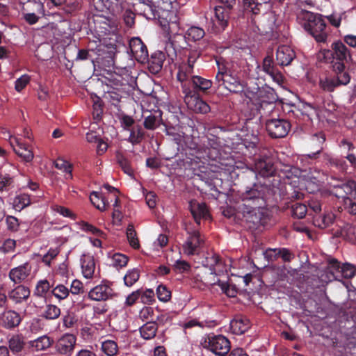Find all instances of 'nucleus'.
Here are the masks:
<instances>
[{"mask_svg": "<svg viewBox=\"0 0 356 356\" xmlns=\"http://www.w3.org/2000/svg\"><path fill=\"white\" fill-rule=\"evenodd\" d=\"M264 189L261 185L254 184L241 195V202L237 207V216L240 218L241 216L243 220L250 224V228L261 223L262 213L259 209L264 202Z\"/></svg>", "mask_w": 356, "mask_h": 356, "instance_id": "nucleus-1", "label": "nucleus"}, {"mask_svg": "<svg viewBox=\"0 0 356 356\" xmlns=\"http://www.w3.org/2000/svg\"><path fill=\"white\" fill-rule=\"evenodd\" d=\"M184 230L186 237L181 245L183 253L187 256L198 254L204 243L198 227L191 222L186 223Z\"/></svg>", "mask_w": 356, "mask_h": 356, "instance_id": "nucleus-2", "label": "nucleus"}, {"mask_svg": "<svg viewBox=\"0 0 356 356\" xmlns=\"http://www.w3.org/2000/svg\"><path fill=\"white\" fill-rule=\"evenodd\" d=\"M306 15L308 20L305 24V29L309 31L317 42H325L327 37L325 19L318 14L307 13Z\"/></svg>", "mask_w": 356, "mask_h": 356, "instance_id": "nucleus-3", "label": "nucleus"}, {"mask_svg": "<svg viewBox=\"0 0 356 356\" xmlns=\"http://www.w3.org/2000/svg\"><path fill=\"white\" fill-rule=\"evenodd\" d=\"M332 193L337 198L341 199L345 210L350 214H356V202L350 197L353 193L352 184H343L334 186L332 191Z\"/></svg>", "mask_w": 356, "mask_h": 356, "instance_id": "nucleus-4", "label": "nucleus"}, {"mask_svg": "<svg viewBox=\"0 0 356 356\" xmlns=\"http://www.w3.org/2000/svg\"><path fill=\"white\" fill-rule=\"evenodd\" d=\"M203 346L214 354L220 356L225 355L230 350L229 340L222 335H208Z\"/></svg>", "mask_w": 356, "mask_h": 356, "instance_id": "nucleus-5", "label": "nucleus"}, {"mask_svg": "<svg viewBox=\"0 0 356 356\" xmlns=\"http://www.w3.org/2000/svg\"><path fill=\"white\" fill-rule=\"evenodd\" d=\"M266 128L270 137L279 138L288 134L291 124L284 119L272 118L266 121Z\"/></svg>", "mask_w": 356, "mask_h": 356, "instance_id": "nucleus-6", "label": "nucleus"}, {"mask_svg": "<svg viewBox=\"0 0 356 356\" xmlns=\"http://www.w3.org/2000/svg\"><path fill=\"white\" fill-rule=\"evenodd\" d=\"M181 83L182 92L184 93V87L188 88L191 92L197 94L199 91H206L212 86V82L209 79H204L200 76L195 75L193 73H189L184 81H179Z\"/></svg>", "mask_w": 356, "mask_h": 356, "instance_id": "nucleus-7", "label": "nucleus"}, {"mask_svg": "<svg viewBox=\"0 0 356 356\" xmlns=\"http://www.w3.org/2000/svg\"><path fill=\"white\" fill-rule=\"evenodd\" d=\"M184 102L188 108L195 113H207L210 111V106L199 97L195 92H191L188 88L184 87Z\"/></svg>", "mask_w": 356, "mask_h": 356, "instance_id": "nucleus-8", "label": "nucleus"}, {"mask_svg": "<svg viewBox=\"0 0 356 356\" xmlns=\"http://www.w3.org/2000/svg\"><path fill=\"white\" fill-rule=\"evenodd\" d=\"M76 344V337L72 334L66 333L59 337L54 345L57 354L63 356H71Z\"/></svg>", "mask_w": 356, "mask_h": 356, "instance_id": "nucleus-9", "label": "nucleus"}, {"mask_svg": "<svg viewBox=\"0 0 356 356\" xmlns=\"http://www.w3.org/2000/svg\"><path fill=\"white\" fill-rule=\"evenodd\" d=\"M4 138H8L10 145L13 147L15 153L26 163L32 161L34 157L33 152L31 147L22 142L17 137H13L8 132L3 133Z\"/></svg>", "mask_w": 356, "mask_h": 356, "instance_id": "nucleus-10", "label": "nucleus"}, {"mask_svg": "<svg viewBox=\"0 0 356 356\" xmlns=\"http://www.w3.org/2000/svg\"><path fill=\"white\" fill-rule=\"evenodd\" d=\"M113 296L114 291L111 285L105 282L91 289L88 293V298L93 301H106Z\"/></svg>", "mask_w": 356, "mask_h": 356, "instance_id": "nucleus-11", "label": "nucleus"}, {"mask_svg": "<svg viewBox=\"0 0 356 356\" xmlns=\"http://www.w3.org/2000/svg\"><path fill=\"white\" fill-rule=\"evenodd\" d=\"M200 53L197 51H191L186 63H182L179 65L178 72L177 74V78L178 81H184L187 78L189 73H193L194 65L196 61L199 59Z\"/></svg>", "mask_w": 356, "mask_h": 356, "instance_id": "nucleus-12", "label": "nucleus"}, {"mask_svg": "<svg viewBox=\"0 0 356 356\" xmlns=\"http://www.w3.org/2000/svg\"><path fill=\"white\" fill-rule=\"evenodd\" d=\"M202 264L204 267L209 269L211 275H218L227 271L226 266L223 262L214 253H208L202 260Z\"/></svg>", "mask_w": 356, "mask_h": 356, "instance_id": "nucleus-13", "label": "nucleus"}, {"mask_svg": "<svg viewBox=\"0 0 356 356\" xmlns=\"http://www.w3.org/2000/svg\"><path fill=\"white\" fill-rule=\"evenodd\" d=\"M130 51L134 58L142 63L148 60V52L146 46L139 38H134L129 41Z\"/></svg>", "mask_w": 356, "mask_h": 356, "instance_id": "nucleus-14", "label": "nucleus"}, {"mask_svg": "<svg viewBox=\"0 0 356 356\" xmlns=\"http://www.w3.org/2000/svg\"><path fill=\"white\" fill-rule=\"evenodd\" d=\"M31 265L26 262L17 267L12 268L9 272V278L15 284L26 282L31 275Z\"/></svg>", "mask_w": 356, "mask_h": 356, "instance_id": "nucleus-15", "label": "nucleus"}, {"mask_svg": "<svg viewBox=\"0 0 356 356\" xmlns=\"http://www.w3.org/2000/svg\"><path fill=\"white\" fill-rule=\"evenodd\" d=\"M296 58V53L293 49L286 45H281L277 48L276 52V60L280 66H287Z\"/></svg>", "mask_w": 356, "mask_h": 356, "instance_id": "nucleus-16", "label": "nucleus"}, {"mask_svg": "<svg viewBox=\"0 0 356 356\" xmlns=\"http://www.w3.org/2000/svg\"><path fill=\"white\" fill-rule=\"evenodd\" d=\"M21 322L19 314L13 310H6L0 313V325L10 329L17 327Z\"/></svg>", "mask_w": 356, "mask_h": 356, "instance_id": "nucleus-17", "label": "nucleus"}, {"mask_svg": "<svg viewBox=\"0 0 356 356\" xmlns=\"http://www.w3.org/2000/svg\"><path fill=\"white\" fill-rule=\"evenodd\" d=\"M230 10L220 6L215 8L213 23L218 31L224 30L227 26Z\"/></svg>", "mask_w": 356, "mask_h": 356, "instance_id": "nucleus-18", "label": "nucleus"}, {"mask_svg": "<svg viewBox=\"0 0 356 356\" xmlns=\"http://www.w3.org/2000/svg\"><path fill=\"white\" fill-rule=\"evenodd\" d=\"M190 209L191 213L197 223V227L200 224L201 218L207 219L209 218V213L207 206L203 202H198L195 200L190 202Z\"/></svg>", "mask_w": 356, "mask_h": 356, "instance_id": "nucleus-19", "label": "nucleus"}, {"mask_svg": "<svg viewBox=\"0 0 356 356\" xmlns=\"http://www.w3.org/2000/svg\"><path fill=\"white\" fill-rule=\"evenodd\" d=\"M263 70L268 74L273 80L277 83H281L283 81L282 74L275 65H274V62L273 58L270 56H267L263 60Z\"/></svg>", "mask_w": 356, "mask_h": 356, "instance_id": "nucleus-20", "label": "nucleus"}, {"mask_svg": "<svg viewBox=\"0 0 356 356\" xmlns=\"http://www.w3.org/2000/svg\"><path fill=\"white\" fill-rule=\"evenodd\" d=\"M255 171L261 177H268L273 175L275 168L270 159H260L254 165Z\"/></svg>", "mask_w": 356, "mask_h": 356, "instance_id": "nucleus-21", "label": "nucleus"}, {"mask_svg": "<svg viewBox=\"0 0 356 356\" xmlns=\"http://www.w3.org/2000/svg\"><path fill=\"white\" fill-rule=\"evenodd\" d=\"M81 265L83 277L87 279L92 278L95 271V262L93 257L90 254L82 255Z\"/></svg>", "mask_w": 356, "mask_h": 356, "instance_id": "nucleus-22", "label": "nucleus"}, {"mask_svg": "<svg viewBox=\"0 0 356 356\" xmlns=\"http://www.w3.org/2000/svg\"><path fill=\"white\" fill-rule=\"evenodd\" d=\"M29 296V289L24 285H18L8 292L9 298L17 304L26 300Z\"/></svg>", "mask_w": 356, "mask_h": 356, "instance_id": "nucleus-23", "label": "nucleus"}, {"mask_svg": "<svg viewBox=\"0 0 356 356\" xmlns=\"http://www.w3.org/2000/svg\"><path fill=\"white\" fill-rule=\"evenodd\" d=\"M335 220V215L331 211H325L323 213L314 216L313 223L314 226L325 229L332 225Z\"/></svg>", "mask_w": 356, "mask_h": 356, "instance_id": "nucleus-24", "label": "nucleus"}, {"mask_svg": "<svg viewBox=\"0 0 356 356\" xmlns=\"http://www.w3.org/2000/svg\"><path fill=\"white\" fill-rule=\"evenodd\" d=\"M53 339L47 335L41 336L29 341L28 345L34 351H42L48 349L53 344Z\"/></svg>", "mask_w": 356, "mask_h": 356, "instance_id": "nucleus-25", "label": "nucleus"}, {"mask_svg": "<svg viewBox=\"0 0 356 356\" xmlns=\"http://www.w3.org/2000/svg\"><path fill=\"white\" fill-rule=\"evenodd\" d=\"M92 204L99 210L104 211L109 206V200L106 195L101 192L93 191L90 196Z\"/></svg>", "mask_w": 356, "mask_h": 356, "instance_id": "nucleus-26", "label": "nucleus"}, {"mask_svg": "<svg viewBox=\"0 0 356 356\" xmlns=\"http://www.w3.org/2000/svg\"><path fill=\"white\" fill-rule=\"evenodd\" d=\"M333 58L340 61H347L350 58V54L346 46L341 42H337L333 44Z\"/></svg>", "mask_w": 356, "mask_h": 356, "instance_id": "nucleus-27", "label": "nucleus"}, {"mask_svg": "<svg viewBox=\"0 0 356 356\" xmlns=\"http://www.w3.org/2000/svg\"><path fill=\"white\" fill-rule=\"evenodd\" d=\"M278 97L272 88H264L258 93L257 104L276 102Z\"/></svg>", "mask_w": 356, "mask_h": 356, "instance_id": "nucleus-28", "label": "nucleus"}, {"mask_svg": "<svg viewBox=\"0 0 356 356\" xmlns=\"http://www.w3.org/2000/svg\"><path fill=\"white\" fill-rule=\"evenodd\" d=\"M250 322L247 318H236L230 322V328L234 334H241L248 330Z\"/></svg>", "mask_w": 356, "mask_h": 356, "instance_id": "nucleus-29", "label": "nucleus"}, {"mask_svg": "<svg viewBox=\"0 0 356 356\" xmlns=\"http://www.w3.org/2000/svg\"><path fill=\"white\" fill-rule=\"evenodd\" d=\"M157 325L154 321H147L140 327V336L145 340L153 339L156 334Z\"/></svg>", "mask_w": 356, "mask_h": 356, "instance_id": "nucleus-30", "label": "nucleus"}, {"mask_svg": "<svg viewBox=\"0 0 356 356\" xmlns=\"http://www.w3.org/2000/svg\"><path fill=\"white\" fill-rule=\"evenodd\" d=\"M224 87L231 92L238 93L243 90V86L232 74H227Z\"/></svg>", "mask_w": 356, "mask_h": 356, "instance_id": "nucleus-31", "label": "nucleus"}, {"mask_svg": "<svg viewBox=\"0 0 356 356\" xmlns=\"http://www.w3.org/2000/svg\"><path fill=\"white\" fill-rule=\"evenodd\" d=\"M327 270L328 273V280H339V277H338V273L341 274V268H342V265L334 258L330 259L327 261Z\"/></svg>", "mask_w": 356, "mask_h": 356, "instance_id": "nucleus-32", "label": "nucleus"}, {"mask_svg": "<svg viewBox=\"0 0 356 356\" xmlns=\"http://www.w3.org/2000/svg\"><path fill=\"white\" fill-rule=\"evenodd\" d=\"M101 350L106 356H115L118 353V346L115 341L106 339L102 341Z\"/></svg>", "mask_w": 356, "mask_h": 356, "instance_id": "nucleus-33", "label": "nucleus"}, {"mask_svg": "<svg viewBox=\"0 0 356 356\" xmlns=\"http://www.w3.org/2000/svg\"><path fill=\"white\" fill-rule=\"evenodd\" d=\"M318 85L320 88L325 92H332L335 88H338L332 76L320 77Z\"/></svg>", "mask_w": 356, "mask_h": 356, "instance_id": "nucleus-34", "label": "nucleus"}, {"mask_svg": "<svg viewBox=\"0 0 356 356\" xmlns=\"http://www.w3.org/2000/svg\"><path fill=\"white\" fill-rule=\"evenodd\" d=\"M164 60V53L162 51H156L151 56L149 61L150 67L155 72H159L162 69Z\"/></svg>", "mask_w": 356, "mask_h": 356, "instance_id": "nucleus-35", "label": "nucleus"}, {"mask_svg": "<svg viewBox=\"0 0 356 356\" xmlns=\"http://www.w3.org/2000/svg\"><path fill=\"white\" fill-rule=\"evenodd\" d=\"M145 3V1L140 2L138 6L141 14L147 19L154 18L156 17V10L155 6L149 1Z\"/></svg>", "mask_w": 356, "mask_h": 356, "instance_id": "nucleus-36", "label": "nucleus"}, {"mask_svg": "<svg viewBox=\"0 0 356 356\" xmlns=\"http://www.w3.org/2000/svg\"><path fill=\"white\" fill-rule=\"evenodd\" d=\"M30 196L23 193L17 195L13 200V207L16 211H21L31 204Z\"/></svg>", "mask_w": 356, "mask_h": 356, "instance_id": "nucleus-37", "label": "nucleus"}, {"mask_svg": "<svg viewBox=\"0 0 356 356\" xmlns=\"http://www.w3.org/2000/svg\"><path fill=\"white\" fill-rule=\"evenodd\" d=\"M161 120V118L160 114L150 113L149 115L145 117L143 124L145 129L154 130L160 124Z\"/></svg>", "mask_w": 356, "mask_h": 356, "instance_id": "nucleus-38", "label": "nucleus"}, {"mask_svg": "<svg viewBox=\"0 0 356 356\" xmlns=\"http://www.w3.org/2000/svg\"><path fill=\"white\" fill-rule=\"evenodd\" d=\"M205 284L207 285L218 284L220 286L222 291L228 296L234 297L235 296V291L233 289H230L229 286L226 282H221L219 279L216 278L215 276H213V280L206 278Z\"/></svg>", "mask_w": 356, "mask_h": 356, "instance_id": "nucleus-39", "label": "nucleus"}, {"mask_svg": "<svg viewBox=\"0 0 356 356\" xmlns=\"http://www.w3.org/2000/svg\"><path fill=\"white\" fill-rule=\"evenodd\" d=\"M140 272L137 268L129 269L124 275L123 280L125 286H132L139 279Z\"/></svg>", "mask_w": 356, "mask_h": 356, "instance_id": "nucleus-40", "label": "nucleus"}, {"mask_svg": "<svg viewBox=\"0 0 356 356\" xmlns=\"http://www.w3.org/2000/svg\"><path fill=\"white\" fill-rule=\"evenodd\" d=\"M126 234L129 245L134 249H138L140 243L133 225L129 224L128 225Z\"/></svg>", "mask_w": 356, "mask_h": 356, "instance_id": "nucleus-41", "label": "nucleus"}, {"mask_svg": "<svg viewBox=\"0 0 356 356\" xmlns=\"http://www.w3.org/2000/svg\"><path fill=\"white\" fill-rule=\"evenodd\" d=\"M69 293L70 290L63 284H59L56 286L52 287L51 294L59 301L67 298Z\"/></svg>", "mask_w": 356, "mask_h": 356, "instance_id": "nucleus-42", "label": "nucleus"}, {"mask_svg": "<svg viewBox=\"0 0 356 356\" xmlns=\"http://www.w3.org/2000/svg\"><path fill=\"white\" fill-rule=\"evenodd\" d=\"M128 257L121 253H114L111 257V265L117 268H121L126 266L128 263Z\"/></svg>", "mask_w": 356, "mask_h": 356, "instance_id": "nucleus-43", "label": "nucleus"}, {"mask_svg": "<svg viewBox=\"0 0 356 356\" xmlns=\"http://www.w3.org/2000/svg\"><path fill=\"white\" fill-rule=\"evenodd\" d=\"M60 315V309L55 305H47L42 316L49 320L58 318Z\"/></svg>", "mask_w": 356, "mask_h": 356, "instance_id": "nucleus-44", "label": "nucleus"}, {"mask_svg": "<svg viewBox=\"0 0 356 356\" xmlns=\"http://www.w3.org/2000/svg\"><path fill=\"white\" fill-rule=\"evenodd\" d=\"M177 9L172 10V11L166 12L164 15H161L168 22L169 29H175L177 28L178 17L177 15Z\"/></svg>", "mask_w": 356, "mask_h": 356, "instance_id": "nucleus-45", "label": "nucleus"}, {"mask_svg": "<svg viewBox=\"0 0 356 356\" xmlns=\"http://www.w3.org/2000/svg\"><path fill=\"white\" fill-rule=\"evenodd\" d=\"M54 165L57 169L65 172V178L66 179H70L72 178V165L67 161L58 159L55 161Z\"/></svg>", "mask_w": 356, "mask_h": 356, "instance_id": "nucleus-46", "label": "nucleus"}, {"mask_svg": "<svg viewBox=\"0 0 356 356\" xmlns=\"http://www.w3.org/2000/svg\"><path fill=\"white\" fill-rule=\"evenodd\" d=\"M312 140L314 143H318V149H316V151L315 152L308 154L306 155V156L309 159H316V156L318 154H320V152L322 151V149H323L322 144L325 142V138L324 134H323L322 133H319V134L314 135L312 136Z\"/></svg>", "mask_w": 356, "mask_h": 356, "instance_id": "nucleus-47", "label": "nucleus"}, {"mask_svg": "<svg viewBox=\"0 0 356 356\" xmlns=\"http://www.w3.org/2000/svg\"><path fill=\"white\" fill-rule=\"evenodd\" d=\"M159 7L162 10L161 15H164L166 12L177 9L178 3L177 0H160L159 1Z\"/></svg>", "mask_w": 356, "mask_h": 356, "instance_id": "nucleus-48", "label": "nucleus"}, {"mask_svg": "<svg viewBox=\"0 0 356 356\" xmlns=\"http://www.w3.org/2000/svg\"><path fill=\"white\" fill-rule=\"evenodd\" d=\"M186 35L188 39L193 41L200 40L203 38L205 35V32L203 29L198 26H191L186 32Z\"/></svg>", "mask_w": 356, "mask_h": 356, "instance_id": "nucleus-49", "label": "nucleus"}, {"mask_svg": "<svg viewBox=\"0 0 356 356\" xmlns=\"http://www.w3.org/2000/svg\"><path fill=\"white\" fill-rule=\"evenodd\" d=\"M52 287L47 280H40L35 286V295L39 297H43Z\"/></svg>", "mask_w": 356, "mask_h": 356, "instance_id": "nucleus-50", "label": "nucleus"}, {"mask_svg": "<svg viewBox=\"0 0 356 356\" xmlns=\"http://www.w3.org/2000/svg\"><path fill=\"white\" fill-rule=\"evenodd\" d=\"M165 133L168 136H171L177 144L181 143L183 140L184 133L175 127H166Z\"/></svg>", "mask_w": 356, "mask_h": 356, "instance_id": "nucleus-51", "label": "nucleus"}, {"mask_svg": "<svg viewBox=\"0 0 356 356\" xmlns=\"http://www.w3.org/2000/svg\"><path fill=\"white\" fill-rule=\"evenodd\" d=\"M275 102L267 103V104H257L258 111L261 115L265 116H273V113L275 112Z\"/></svg>", "mask_w": 356, "mask_h": 356, "instance_id": "nucleus-52", "label": "nucleus"}, {"mask_svg": "<svg viewBox=\"0 0 356 356\" xmlns=\"http://www.w3.org/2000/svg\"><path fill=\"white\" fill-rule=\"evenodd\" d=\"M144 136V131L140 127H134L130 131L129 140L133 144H137L141 141Z\"/></svg>", "mask_w": 356, "mask_h": 356, "instance_id": "nucleus-53", "label": "nucleus"}, {"mask_svg": "<svg viewBox=\"0 0 356 356\" xmlns=\"http://www.w3.org/2000/svg\"><path fill=\"white\" fill-rule=\"evenodd\" d=\"M13 185V179L8 174H0V191H8Z\"/></svg>", "mask_w": 356, "mask_h": 356, "instance_id": "nucleus-54", "label": "nucleus"}, {"mask_svg": "<svg viewBox=\"0 0 356 356\" xmlns=\"http://www.w3.org/2000/svg\"><path fill=\"white\" fill-rule=\"evenodd\" d=\"M291 212L294 217L303 218L307 212V208L305 204L296 202L291 206Z\"/></svg>", "mask_w": 356, "mask_h": 356, "instance_id": "nucleus-55", "label": "nucleus"}, {"mask_svg": "<svg viewBox=\"0 0 356 356\" xmlns=\"http://www.w3.org/2000/svg\"><path fill=\"white\" fill-rule=\"evenodd\" d=\"M10 349L15 353L20 352L24 347V341L19 336H13L8 341Z\"/></svg>", "mask_w": 356, "mask_h": 356, "instance_id": "nucleus-56", "label": "nucleus"}, {"mask_svg": "<svg viewBox=\"0 0 356 356\" xmlns=\"http://www.w3.org/2000/svg\"><path fill=\"white\" fill-rule=\"evenodd\" d=\"M338 87L346 86L350 81V75L348 72L335 74L332 76Z\"/></svg>", "mask_w": 356, "mask_h": 356, "instance_id": "nucleus-57", "label": "nucleus"}, {"mask_svg": "<svg viewBox=\"0 0 356 356\" xmlns=\"http://www.w3.org/2000/svg\"><path fill=\"white\" fill-rule=\"evenodd\" d=\"M245 6L254 15L260 13L263 4L257 0H243Z\"/></svg>", "mask_w": 356, "mask_h": 356, "instance_id": "nucleus-58", "label": "nucleus"}, {"mask_svg": "<svg viewBox=\"0 0 356 356\" xmlns=\"http://www.w3.org/2000/svg\"><path fill=\"white\" fill-rule=\"evenodd\" d=\"M341 274L338 273V277H339V280L343 278H351L355 275V270L353 267L348 264H342V268H341Z\"/></svg>", "mask_w": 356, "mask_h": 356, "instance_id": "nucleus-59", "label": "nucleus"}, {"mask_svg": "<svg viewBox=\"0 0 356 356\" xmlns=\"http://www.w3.org/2000/svg\"><path fill=\"white\" fill-rule=\"evenodd\" d=\"M173 267L175 270L179 273H188L191 270V265L189 263L182 259L176 260Z\"/></svg>", "mask_w": 356, "mask_h": 356, "instance_id": "nucleus-60", "label": "nucleus"}, {"mask_svg": "<svg viewBox=\"0 0 356 356\" xmlns=\"http://www.w3.org/2000/svg\"><path fill=\"white\" fill-rule=\"evenodd\" d=\"M158 298L162 302H168L171 296V293L163 285H160L156 289Z\"/></svg>", "mask_w": 356, "mask_h": 356, "instance_id": "nucleus-61", "label": "nucleus"}, {"mask_svg": "<svg viewBox=\"0 0 356 356\" xmlns=\"http://www.w3.org/2000/svg\"><path fill=\"white\" fill-rule=\"evenodd\" d=\"M6 224L7 229L11 232L17 231L19 226L18 219L13 216H7L6 217Z\"/></svg>", "mask_w": 356, "mask_h": 356, "instance_id": "nucleus-62", "label": "nucleus"}, {"mask_svg": "<svg viewBox=\"0 0 356 356\" xmlns=\"http://www.w3.org/2000/svg\"><path fill=\"white\" fill-rule=\"evenodd\" d=\"M28 74H23L15 81V88L17 92L22 91L30 81Z\"/></svg>", "mask_w": 356, "mask_h": 356, "instance_id": "nucleus-63", "label": "nucleus"}, {"mask_svg": "<svg viewBox=\"0 0 356 356\" xmlns=\"http://www.w3.org/2000/svg\"><path fill=\"white\" fill-rule=\"evenodd\" d=\"M118 163L127 175L131 176L133 175V169L130 166L129 161L124 156H120L118 158Z\"/></svg>", "mask_w": 356, "mask_h": 356, "instance_id": "nucleus-64", "label": "nucleus"}]
</instances>
